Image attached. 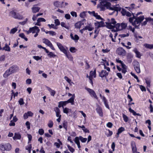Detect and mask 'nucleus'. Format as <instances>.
Instances as JSON below:
<instances>
[{
	"mask_svg": "<svg viewBox=\"0 0 153 153\" xmlns=\"http://www.w3.org/2000/svg\"><path fill=\"white\" fill-rule=\"evenodd\" d=\"M111 5V4L110 2H107L104 0H103L100 2V7L101 9V10H105V7L107 9H109L111 10H114L116 11H120L121 10V7L119 6L118 4L113 6L112 7H110Z\"/></svg>",
	"mask_w": 153,
	"mask_h": 153,
	"instance_id": "obj_1",
	"label": "nucleus"
},
{
	"mask_svg": "<svg viewBox=\"0 0 153 153\" xmlns=\"http://www.w3.org/2000/svg\"><path fill=\"white\" fill-rule=\"evenodd\" d=\"M144 18L143 16L140 17L135 16L133 15V17L129 18V21L132 23V25L136 28H139V26L141 22L144 20Z\"/></svg>",
	"mask_w": 153,
	"mask_h": 153,
	"instance_id": "obj_2",
	"label": "nucleus"
},
{
	"mask_svg": "<svg viewBox=\"0 0 153 153\" xmlns=\"http://www.w3.org/2000/svg\"><path fill=\"white\" fill-rule=\"evenodd\" d=\"M127 26L126 24L124 23H122L121 24L119 23L116 24L112 28L115 32L120 30L126 28Z\"/></svg>",
	"mask_w": 153,
	"mask_h": 153,
	"instance_id": "obj_3",
	"label": "nucleus"
},
{
	"mask_svg": "<svg viewBox=\"0 0 153 153\" xmlns=\"http://www.w3.org/2000/svg\"><path fill=\"white\" fill-rule=\"evenodd\" d=\"M134 69L136 72L138 74L140 73V65L139 62L137 61L134 60L132 63Z\"/></svg>",
	"mask_w": 153,
	"mask_h": 153,
	"instance_id": "obj_4",
	"label": "nucleus"
},
{
	"mask_svg": "<svg viewBox=\"0 0 153 153\" xmlns=\"http://www.w3.org/2000/svg\"><path fill=\"white\" fill-rule=\"evenodd\" d=\"M116 23L117 22L115 21V19L114 18H112L109 22L106 23L107 26L108 28L112 29L113 28Z\"/></svg>",
	"mask_w": 153,
	"mask_h": 153,
	"instance_id": "obj_5",
	"label": "nucleus"
},
{
	"mask_svg": "<svg viewBox=\"0 0 153 153\" xmlns=\"http://www.w3.org/2000/svg\"><path fill=\"white\" fill-rule=\"evenodd\" d=\"M116 53L118 55L123 56L126 55V52L123 48L120 47L117 49Z\"/></svg>",
	"mask_w": 153,
	"mask_h": 153,
	"instance_id": "obj_6",
	"label": "nucleus"
},
{
	"mask_svg": "<svg viewBox=\"0 0 153 153\" xmlns=\"http://www.w3.org/2000/svg\"><path fill=\"white\" fill-rule=\"evenodd\" d=\"M85 89L88 91L91 96L93 97L95 99H97L98 97L96 95V93L93 90L87 87H85Z\"/></svg>",
	"mask_w": 153,
	"mask_h": 153,
	"instance_id": "obj_7",
	"label": "nucleus"
},
{
	"mask_svg": "<svg viewBox=\"0 0 153 153\" xmlns=\"http://www.w3.org/2000/svg\"><path fill=\"white\" fill-rule=\"evenodd\" d=\"M43 43L52 49L53 50H55V48L53 47L52 44L50 41L48 39H43Z\"/></svg>",
	"mask_w": 153,
	"mask_h": 153,
	"instance_id": "obj_8",
	"label": "nucleus"
},
{
	"mask_svg": "<svg viewBox=\"0 0 153 153\" xmlns=\"http://www.w3.org/2000/svg\"><path fill=\"white\" fill-rule=\"evenodd\" d=\"M108 74L105 70H102L99 73V76L102 78H105L106 79V77Z\"/></svg>",
	"mask_w": 153,
	"mask_h": 153,
	"instance_id": "obj_9",
	"label": "nucleus"
},
{
	"mask_svg": "<svg viewBox=\"0 0 153 153\" xmlns=\"http://www.w3.org/2000/svg\"><path fill=\"white\" fill-rule=\"evenodd\" d=\"M38 29H39V27L37 26H35L32 27H30L28 31H27L26 32L27 34H28L31 33H36V30Z\"/></svg>",
	"mask_w": 153,
	"mask_h": 153,
	"instance_id": "obj_10",
	"label": "nucleus"
},
{
	"mask_svg": "<svg viewBox=\"0 0 153 153\" xmlns=\"http://www.w3.org/2000/svg\"><path fill=\"white\" fill-rule=\"evenodd\" d=\"M121 13L123 16H126L128 17H131V14L128 11H127L124 8L122 9Z\"/></svg>",
	"mask_w": 153,
	"mask_h": 153,
	"instance_id": "obj_11",
	"label": "nucleus"
},
{
	"mask_svg": "<svg viewBox=\"0 0 153 153\" xmlns=\"http://www.w3.org/2000/svg\"><path fill=\"white\" fill-rule=\"evenodd\" d=\"M57 45L60 50L63 52L64 53H66L67 51L65 49L64 47L60 43L57 42Z\"/></svg>",
	"mask_w": 153,
	"mask_h": 153,
	"instance_id": "obj_12",
	"label": "nucleus"
},
{
	"mask_svg": "<svg viewBox=\"0 0 153 153\" xmlns=\"http://www.w3.org/2000/svg\"><path fill=\"white\" fill-rule=\"evenodd\" d=\"M117 35L118 34L117 33H110L109 37L111 39V40L113 42H116V37Z\"/></svg>",
	"mask_w": 153,
	"mask_h": 153,
	"instance_id": "obj_13",
	"label": "nucleus"
},
{
	"mask_svg": "<svg viewBox=\"0 0 153 153\" xmlns=\"http://www.w3.org/2000/svg\"><path fill=\"white\" fill-rule=\"evenodd\" d=\"M18 67L15 65H13L11 67L8 69L11 74L16 72L18 70Z\"/></svg>",
	"mask_w": 153,
	"mask_h": 153,
	"instance_id": "obj_14",
	"label": "nucleus"
},
{
	"mask_svg": "<svg viewBox=\"0 0 153 153\" xmlns=\"http://www.w3.org/2000/svg\"><path fill=\"white\" fill-rule=\"evenodd\" d=\"M96 110L97 113L100 116H103L102 109L100 107L99 105H97Z\"/></svg>",
	"mask_w": 153,
	"mask_h": 153,
	"instance_id": "obj_15",
	"label": "nucleus"
},
{
	"mask_svg": "<svg viewBox=\"0 0 153 153\" xmlns=\"http://www.w3.org/2000/svg\"><path fill=\"white\" fill-rule=\"evenodd\" d=\"M95 25L97 28L100 27H103L104 26V23L102 21L97 22L95 23Z\"/></svg>",
	"mask_w": 153,
	"mask_h": 153,
	"instance_id": "obj_16",
	"label": "nucleus"
},
{
	"mask_svg": "<svg viewBox=\"0 0 153 153\" xmlns=\"http://www.w3.org/2000/svg\"><path fill=\"white\" fill-rule=\"evenodd\" d=\"M88 13L91 14H92L94 16L96 17L97 19H100L102 20V19L100 15H98L97 13H95L94 11L88 12Z\"/></svg>",
	"mask_w": 153,
	"mask_h": 153,
	"instance_id": "obj_17",
	"label": "nucleus"
},
{
	"mask_svg": "<svg viewBox=\"0 0 153 153\" xmlns=\"http://www.w3.org/2000/svg\"><path fill=\"white\" fill-rule=\"evenodd\" d=\"M96 70H95L94 71H91L90 72V76L89 77V79H92L93 77L95 78L96 77Z\"/></svg>",
	"mask_w": 153,
	"mask_h": 153,
	"instance_id": "obj_18",
	"label": "nucleus"
},
{
	"mask_svg": "<svg viewBox=\"0 0 153 153\" xmlns=\"http://www.w3.org/2000/svg\"><path fill=\"white\" fill-rule=\"evenodd\" d=\"M21 135L19 133H15L13 137L14 140H20L21 138Z\"/></svg>",
	"mask_w": 153,
	"mask_h": 153,
	"instance_id": "obj_19",
	"label": "nucleus"
},
{
	"mask_svg": "<svg viewBox=\"0 0 153 153\" xmlns=\"http://www.w3.org/2000/svg\"><path fill=\"white\" fill-rule=\"evenodd\" d=\"M40 9V8L38 7H36V6H34L32 8V12L33 13H36L37 12H39V10Z\"/></svg>",
	"mask_w": 153,
	"mask_h": 153,
	"instance_id": "obj_20",
	"label": "nucleus"
},
{
	"mask_svg": "<svg viewBox=\"0 0 153 153\" xmlns=\"http://www.w3.org/2000/svg\"><path fill=\"white\" fill-rule=\"evenodd\" d=\"M11 73L10 72L9 69L7 70L5 72V73L3 74V77L5 78H7L11 74Z\"/></svg>",
	"mask_w": 153,
	"mask_h": 153,
	"instance_id": "obj_21",
	"label": "nucleus"
},
{
	"mask_svg": "<svg viewBox=\"0 0 153 153\" xmlns=\"http://www.w3.org/2000/svg\"><path fill=\"white\" fill-rule=\"evenodd\" d=\"M5 150L7 151H10L11 149V146L9 143L6 144L5 145Z\"/></svg>",
	"mask_w": 153,
	"mask_h": 153,
	"instance_id": "obj_22",
	"label": "nucleus"
},
{
	"mask_svg": "<svg viewBox=\"0 0 153 153\" xmlns=\"http://www.w3.org/2000/svg\"><path fill=\"white\" fill-rule=\"evenodd\" d=\"M83 23H82L81 22H78L76 23L75 24V28L79 29Z\"/></svg>",
	"mask_w": 153,
	"mask_h": 153,
	"instance_id": "obj_23",
	"label": "nucleus"
},
{
	"mask_svg": "<svg viewBox=\"0 0 153 153\" xmlns=\"http://www.w3.org/2000/svg\"><path fill=\"white\" fill-rule=\"evenodd\" d=\"M133 56L131 54H128L127 56V61L129 63H131L132 61V58Z\"/></svg>",
	"mask_w": 153,
	"mask_h": 153,
	"instance_id": "obj_24",
	"label": "nucleus"
},
{
	"mask_svg": "<svg viewBox=\"0 0 153 153\" xmlns=\"http://www.w3.org/2000/svg\"><path fill=\"white\" fill-rule=\"evenodd\" d=\"M75 96L74 95L72 96L71 98H70L69 100H68L67 101L68 103H71L72 105L74 104V99Z\"/></svg>",
	"mask_w": 153,
	"mask_h": 153,
	"instance_id": "obj_25",
	"label": "nucleus"
},
{
	"mask_svg": "<svg viewBox=\"0 0 153 153\" xmlns=\"http://www.w3.org/2000/svg\"><path fill=\"white\" fill-rule=\"evenodd\" d=\"M70 37L72 39L74 40H78L79 39V37L76 34L75 35L74 37L73 34L72 33H71L70 34Z\"/></svg>",
	"mask_w": 153,
	"mask_h": 153,
	"instance_id": "obj_26",
	"label": "nucleus"
},
{
	"mask_svg": "<svg viewBox=\"0 0 153 153\" xmlns=\"http://www.w3.org/2000/svg\"><path fill=\"white\" fill-rule=\"evenodd\" d=\"M64 54L69 60L70 61H72L73 60V58L72 55L70 54L69 52L68 53L67 51L66 53H64Z\"/></svg>",
	"mask_w": 153,
	"mask_h": 153,
	"instance_id": "obj_27",
	"label": "nucleus"
},
{
	"mask_svg": "<svg viewBox=\"0 0 153 153\" xmlns=\"http://www.w3.org/2000/svg\"><path fill=\"white\" fill-rule=\"evenodd\" d=\"M79 137H76L75 138V142L77 144L78 147L79 148H80V143L79 141Z\"/></svg>",
	"mask_w": 153,
	"mask_h": 153,
	"instance_id": "obj_28",
	"label": "nucleus"
},
{
	"mask_svg": "<svg viewBox=\"0 0 153 153\" xmlns=\"http://www.w3.org/2000/svg\"><path fill=\"white\" fill-rule=\"evenodd\" d=\"M144 46L146 48L150 49H153V44H145L144 45Z\"/></svg>",
	"mask_w": 153,
	"mask_h": 153,
	"instance_id": "obj_29",
	"label": "nucleus"
},
{
	"mask_svg": "<svg viewBox=\"0 0 153 153\" xmlns=\"http://www.w3.org/2000/svg\"><path fill=\"white\" fill-rule=\"evenodd\" d=\"M132 146V149L133 152H137V149L136 147L135 143H132L131 144Z\"/></svg>",
	"mask_w": 153,
	"mask_h": 153,
	"instance_id": "obj_30",
	"label": "nucleus"
},
{
	"mask_svg": "<svg viewBox=\"0 0 153 153\" xmlns=\"http://www.w3.org/2000/svg\"><path fill=\"white\" fill-rule=\"evenodd\" d=\"M134 52L136 53V56L138 58H140L141 55L140 53L137 49H135L134 50Z\"/></svg>",
	"mask_w": 153,
	"mask_h": 153,
	"instance_id": "obj_31",
	"label": "nucleus"
},
{
	"mask_svg": "<svg viewBox=\"0 0 153 153\" xmlns=\"http://www.w3.org/2000/svg\"><path fill=\"white\" fill-rule=\"evenodd\" d=\"M55 112L56 113V116L57 117H61V115L60 114V111L59 108H56L55 110Z\"/></svg>",
	"mask_w": 153,
	"mask_h": 153,
	"instance_id": "obj_32",
	"label": "nucleus"
},
{
	"mask_svg": "<svg viewBox=\"0 0 153 153\" xmlns=\"http://www.w3.org/2000/svg\"><path fill=\"white\" fill-rule=\"evenodd\" d=\"M15 19L21 20L23 19V17L22 15L17 13L16 16L15 17Z\"/></svg>",
	"mask_w": 153,
	"mask_h": 153,
	"instance_id": "obj_33",
	"label": "nucleus"
},
{
	"mask_svg": "<svg viewBox=\"0 0 153 153\" xmlns=\"http://www.w3.org/2000/svg\"><path fill=\"white\" fill-rule=\"evenodd\" d=\"M94 29V28L90 26H86L85 28H84V29L85 30H88L89 31H91Z\"/></svg>",
	"mask_w": 153,
	"mask_h": 153,
	"instance_id": "obj_34",
	"label": "nucleus"
},
{
	"mask_svg": "<svg viewBox=\"0 0 153 153\" xmlns=\"http://www.w3.org/2000/svg\"><path fill=\"white\" fill-rule=\"evenodd\" d=\"M3 50H5L6 51H10V48L7 44H6L4 47L3 48Z\"/></svg>",
	"mask_w": 153,
	"mask_h": 153,
	"instance_id": "obj_35",
	"label": "nucleus"
},
{
	"mask_svg": "<svg viewBox=\"0 0 153 153\" xmlns=\"http://www.w3.org/2000/svg\"><path fill=\"white\" fill-rule=\"evenodd\" d=\"M61 26L62 27H64L67 29L69 30L70 28L69 26H67L65 23L63 22H61Z\"/></svg>",
	"mask_w": 153,
	"mask_h": 153,
	"instance_id": "obj_36",
	"label": "nucleus"
},
{
	"mask_svg": "<svg viewBox=\"0 0 153 153\" xmlns=\"http://www.w3.org/2000/svg\"><path fill=\"white\" fill-rule=\"evenodd\" d=\"M125 130L124 128L123 127H121L118 130L117 133V134H119L121 133L123 131Z\"/></svg>",
	"mask_w": 153,
	"mask_h": 153,
	"instance_id": "obj_37",
	"label": "nucleus"
},
{
	"mask_svg": "<svg viewBox=\"0 0 153 153\" xmlns=\"http://www.w3.org/2000/svg\"><path fill=\"white\" fill-rule=\"evenodd\" d=\"M48 55L50 57L54 58L56 56V55L54 54L52 52H50L48 54Z\"/></svg>",
	"mask_w": 153,
	"mask_h": 153,
	"instance_id": "obj_38",
	"label": "nucleus"
},
{
	"mask_svg": "<svg viewBox=\"0 0 153 153\" xmlns=\"http://www.w3.org/2000/svg\"><path fill=\"white\" fill-rule=\"evenodd\" d=\"M19 36L22 38L24 39L26 41H27V39L25 37V35L24 33H20L19 35Z\"/></svg>",
	"mask_w": 153,
	"mask_h": 153,
	"instance_id": "obj_39",
	"label": "nucleus"
},
{
	"mask_svg": "<svg viewBox=\"0 0 153 153\" xmlns=\"http://www.w3.org/2000/svg\"><path fill=\"white\" fill-rule=\"evenodd\" d=\"M17 29L16 27L14 28L11 30L10 31V33L14 34L17 31Z\"/></svg>",
	"mask_w": 153,
	"mask_h": 153,
	"instance_id": "obj_40",
	"label": "nucleus"
},
{
	"mask_svg": "<svg viewBox=\"0 0 153 153\" xmlns=\"http://www.w3.org/2000/svg\"><path fill=\"white\" fill-rule=\"evenodd\" d=\"M10 14L12 16L15 18V17L16 16L17 13L14 10L11 11L10 12Z\"/></svg>",
	"mask_w": 153,
	"mask_h": 153,
	"instance_id": "obj_41",
	"label": "nucleus"
},
{
	"mask_svg": "<svg viewBox=\"0 0 153 153\" xmlns=\"http://www.w3.org/2000/svg\"><path fill=\"white\" fill-rule=\"evenodd\" d=\"M123 117L124 121L126 122H128V117L127 116L124 114H123Z\"/></svg>",
	"mask_w": 153,
	"mask_h": 153,
	"instance_id": "obj_42",
	"label": "nucleus"
},
{
	"mask_svg": "<svg viewBox=\"0 0 153 153\" xmlns=\"http://www.w3.org/2000/svg\"><path fill=\"white\" fill-rule=\"evenodd\" d=\"M53 125V123L51 120H50L49 121L48 123V126L49 127L51 128H52Z\"/></svg>",
	"mask_w": 153,
	"mask_h": 153,
	"instance_id": "obj_43",
	"label": "nucleus"
},
{
	"mask_svg": "<svg viewBox=\"0 0 153 153\" xmlns=\"http://www.w3.org/2000/svg\"><path fill=\"white\" fill-rule=\"evenodd\" d=\"M79 139L83 143L85 142L87 140V139L86 138H84L81 136L79 137Z\"/></svg>",
	"mask_w": 153,
	"mask_h": 153,
	"instance_id": "obj_44",
	"label": "nucleus"
},
{
	"mask_svg": "<svg viewBox=\"0 0 153 153\" xmlns=\"http://www.w3.org/2000/svg\"><path fill=\"white\" fill-rule=\"evenodd\" d=\"M82 129L83 131L85 133H89V131L84 126H82Z\"/></svg>",
	"mask_w": 153,
	"mask_h": 153,
	"instance_id": "obj_45",
	"label": "nucleus"
},
{
	"mask_svg": "<svg viewBox=\"0 0 153 153\" xmlns=\"http://www.w3.org/2000/svg\"><path fill=\"white\" fill-rule=\"evenodd\" d=\"M64 79L68 83H71L74 84V83L73 82H71V80L68 77L66 76H65Z\"/></svg>",
	"mask_w": 153,
	"mask_h": 153,
	"instance_id": "obj_46",
	"label": "nucleus"
},
{
	"mask_svg": "<svg viewBox=\"0 0 153 153\" xmlns=\"http://www.w3.org/2000/svg\"><path fill=\"white\" fill-rule=\"evenodd\" d=\"M50 28H52L55 29H57V28L56 26L54 24H51V25L48 24V25Z\"/></svg>",
	"mask_w": 153,
	"mask_h": 153,
	"instance_id": "obj_47",
	"label": "nucleus"
},
{
	"mask_svg": "<svg viewBox=\"0 0 153 153\" xmlns=\"http://www.w3.org/2000/svg\"><path fill=\"white\" fill-rule=\"evenodd\" d=\"M63 112L64 113L66 114H68V113L69 110H70L68 108H64V107H63Z\"/></svg>",
	"mask_w": 153,
	"mask_h": 153,
	"instance_id": "obj_48",
	"label": "nucleus"
},
{
	"mask_svg": "<svg viewBox=\"0 0 153 153\" xmlns=\"http://www.w3.org/2000/svg\"><path fill=\"white\" fill-rule=\"evenodd\" d=\"M67 147H68V149L71 152L73 153L74 152V149L72 147H71V146H70L69 145H68Z\"/></svg>",
	"mask_w": 153,
	"mask_h": 153,
	"instance_id": "obj_49",
	"label": "nucleus"
},
{
	"mask_svg": "<svg viewBox=\"0 0 153 153\" xmlns=\"http://www.w3.org/2000/svg\"><path fill=\"white\" fill-rule=\"evenodd\" d=\"M54 23L55 24V26L59 25L60 24V22L58 19H56L55 20Z\"/></svg>",
	"mask_w": 153,
	"mask_h": 153,
	"instance_id": "obj_50",
	"label": "nucleus"
},
{
	"mask_svg": "<svg viewBox=\"0 0 153 153\" xmlns=\"http://www.w3.org/2000/svg\"><path fill=\"white\" fill-rule=\"evenodd\" d=\"M46 20H45L43 18H39L37 20V21L38 22H45Z\"/></svg>",
	"mask_w": 153,
	"mask_h": 153,
	"instance_id": "obj_51",
	"label": "nucleus"
},
{
	"mask_svg": "<svg viewBox=\"0 0 153 153\" xmlns=\"http://www.w3.org/2000/svg\"><path fill=\"white\" fill-rule=\"evenodd\" d=\"M33 58L34 59H35L36 60L38 61L41 59V56L39 57L38 56H34L33 57Z\"/></svg>",
	"mask_w": 153,
	"mask_h": 153,
	"instance_id": "obj_52",
	"label": "nucleus"
},
{
	"mask_svg": "<svg viewBox=\"0 0 153 153\" xmlns=\"http://www.w3.org/2000/svg\"><path fill=\"white\" fill-rule=\"evenodd\" d=\"M19 103L20 105H22L24 104L23 99L22 98H21L19 101Z\"/></svg>",
	"mask_w": 153,
	"mask_h": 153,
	"instance_id": "obj_53",
	"label": "nucleus"
},
{
	"mask_svg": "<svg viewBox=\"0 0 153 153\" xmlns=\"http://www.w3.org/2000/svg\"><path fill=\"white\" fill-rule=\"evenodd\" d=\"M0 149L2 151H5V146L1 144L0 145Z\"/></svg>",
	"mask_w": 153,
	"mask_h": 153,
	"instance_id": "obj_54",
	"label": "nucleus"
},
{
	"mask_svg": "<svg viewBox=\"0 0 153 153\" xmlns=\"http://www.w3.org/2000/svg\"><path fill=\"white\" fill-rule=\"evenodd\" d=\"M40 135H42L44 133V130L42 129H40L38 131Z\"/></svg>",
	"mask_w": 153,
	"mask_h": 153,
	"instance_id": "obj_55",
	"label": "nucleus"
},
{
	"mask_svg": "<svg viewBox=\"0 0 153 153\" xmlns=\"http://www.w3.org/2000/svg\"><path fill=\"white\" fill-rule=\"evenodd\" d=\"M76 49L74 47H71L70 48L69 50L72 53H74L75 52Z\"/></svg>",
	"mask_w": 153,
	"mask_h": 153,
	"instance_id": "obj_56",
	"label": "nucleus"
},
{
	"mask_svg": "<svg viewBox=\"0 0 153 153\" xmlns=\"http://www.w3.org/2000/svg\"><path fill=\"white\" fill-rule=\"evenodd\" d=\"M85 12H83L80 14V17L83 18H84V17L85 16Z\"/></svg>",
	"mask_w": 153,
	"mask_h": 153,
	"instance_id": "obj_57",
	"label": "nucleus"
},
{
	"mask_svg": "<svg viewBox=\"0 0 153 153\" xmlns=\"http://www.w3.org/2000/svg\"><path fill=\"white\" fill-rule=\"evenodd\" d=\"M129 34L128 33H126V34H122L120 35V36L121 38H124L126 37H127L129 36Z\"/></svg>",
	"mask_w": 153,
	"mask_h": 153,
	"instance_id": "obj_58",
	"label": "nucleus"
},
{
	"mask_svg": "<svg viewBox=\"0 0 153 153\" xmlns=\"http://www.w3.org/2000/svg\"><path fill=\"white\" fill-rule=\"evenodd\" d=\"M65 17L67 19H70L71 16L69 14H66L65 15Z\"/></svg>",
	"mask_w": 153,
	"mask_h": 153,
	"instance_id": "obj_59",
	"label": "nucleus"
},
{
	"mask_svg": "<svg viewBox=\"0 0 153 153\" xmlns=\"http://www.w3.org/2000/svg\"><path fill=\"white\" fill-rule=\"evenodd\" d=\"M71 14L73 16H75L76 17L77 16V14L76 12L74 11H72L71 13Z\"/></svg>",
	"mask_w": 153,
	"mask_h": 153,
	"instance_id": "obj_60",
	"label": "nucleus"
},
{
	"mask_svg": "<svg viewBox=\"0 0 153 153\" xmlns=\"http://www.w3.org/2000/svg\"><path fill=\"white\" fill-rule=\"evenodd\" d=\"M26 82L27 84H30L31 83V80L30 79H28L26 80Z\"/></svg>",
	"mask_w": 153,
	"mask_h": 153,
	"instance_id": "obj_61",
	"label": "nucleus"
},
{
	"mask_svg": "<svg viewBox=\"0 0 153 153\" xmlns=\"http://www.w3.org/2000/svg\"><path fill=\"white\" fill-rule=\"evenodd\" d=\"M27 18H26L25 19V20L24 21H23V22H20L19 23L22 25H24L26 23L27 21Z\"/></svg>",
	"mask_w": 153,
	"mask_h": 153,
	"instance_id": "obj_62",
	"label": "nucleus"
},
{
	"mask_svg": "<svg viewBox=\"0 0 153 153\" xmlns=\"http://www.w3.org/2000/svg\"><path fill=\"white\" fill-rule=\"evenodd\" d=\"M49 34L51 35L54 36V35H56V33L54 31H49Z\"/></svg>",
	"mask_w": 153,
	"mask_h": 153,
	"instance_id": "obj_63",
	"label": "nucleus"
},
{
	"mask_svg": "<svg viewBox=\"0 0 153 153\" xmlns=\"http://www.w3.org/2000/svg\"><path fill=\"white\" fill-rule=\"evenodd\" d=\"M60 145L59 143L57 142H55L54 143V145L57 148H59L60 147Z\"/></svg>",
	"mask_w": 153,
	"mask_h": 153,
	"instance_id": "obj_64",
	"label": "nucleus"
}]
</instances>
